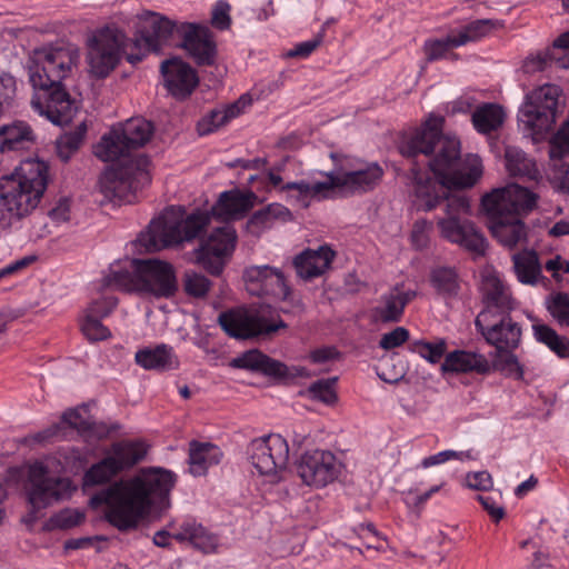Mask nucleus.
<instances>
[{
    "label": "nucleus",
    "mask_w": 569,
    "mask_h": 569,
    "mask_svg": "<svg viewBox=\"0 0 569 569\" xmlns=\"http://www.w3.org/2000/svg\"><path fill=\"white\" fill-rule=\"evenodd\" d=\"M443 116L439 111L429 113L420 129L402 136L399 149L403 156L428 154L439 143L436 157L429 162V170L412 169L410 193L418 210L430 211L449 189L473 187L483 174V163L478 154L469 153L460 158L461 146L456 136L441 137Z\"/></svg>",
    "instance_id": "1"
},
{
    "label": "nucleus",
    "mask_w": 569,
    "mask_h": 569,
    "mask_svg": "<svg viewBox=\"0 0 569 569\" xmlns=\"http://www.w3.org/2000/svg\"><path fill=\"white\" fill-rule=\"evenodd\" d=\"M176 475L160 467L143 468L117 481L90 499L92 507L106 506L108 521L119 530L136 528L153 506H166Z\"/></svg>",
    "instance_id": "2"
},
{
    "label": "nucleus",
    "mask_w": 569,
    "mask_h": 569,
    "mask_svg": "<svg viewBox=\"0 0 569 569\" xmlns=\"http://www.w3.org/2000/svg\"><path fill=\"white\" fill-rule=\"evenodd\" d=\"M79 60V51L72 46H46L32 51L28 74L33 88L31 108L53 124L69 123L79 109L62 86Z\"/></svg>",
    "instance_id": "3"
},
{
    "label": "nucleus",
    "mask_w": 569,
    "mask_h": 569,
    "mask_svg": "<svg viewBox=\"0 0 569 569\" xmlns=\"http://www.w3.org/2000/svg\"><path fill=\"white\" fill-rule=\"evenodd\" d=\"M382 174L376 162L345 157L331 171L289 182L283 189L292 207L306 209L313 202L336 196L367 192L379 183Z\"/></svg>",
    "instance_id": "4"
},
{
    "label": "nucleus",
    "mask_w": 569,
    "mask_h": 569,
    "mask_svg": "<svg viewBox=\"0 0 569 569\" xmlns=\"http://www.w3.org/2000/svg\"><path fill=\"white\" fill-rule=\"evenodd\" d=\"M538 196L518 183L495 188L481 198V210L489 219L492 236L507 248L526 241L527 227L522 218L531 212Z\"/></svg>",
    "instance_id": "5"
},
{
    "label": "nucleus",
    "mask_w": 569,
    "mask_h": 569,
    "mask_svg": "<svg viewBox=\"0 0 569 569\" xmlns=\"http://www.w3.org/2000/svg\"><path fill=\"white\" fill-rule=\"evenodd\" d=\"M49 181V164L38 158L22 160L0 180V230L29 214L40 203Z\"/></svg>",
    "instance_id": "6"
},
{
    "label": "nucleus",
    "mask_w": 569,
    "mask_h": 569,
    "mask_svg": "<svg viewBox=\"0 0 569 569\" xmlns=\"http://www.w3.org/2000/svg\"><path fill=\"white\" fill-rule=\"evenodd\" d=\"M107 287L169 299L178 291L174 267L161 259H123L110 264L104 276Z\"/></svg>",
    "instance_id": "7"
},
{
    "label": "nucleus",
    "mask_w": 569,
    "mask_h": 569,
    "mask_svg": "<svg viewBox=\"0 0 569 569\" xmlns=\"http://www.w3.org/2000/svg\"><path fill=\"white\" fill-rule=\"evenodd\" d=\"M210 222V216L204 211L184 214L181 208L167 209L159 218L151 221L148 230L138 239L148 251L181 244L197 238Z\"/></svg>",
    "instance_id": "8"
},
{
    "label": "nucleus",
    "mask_w": 569,
    "mask_h": 569,
    "mask_svg": "<svg viewBox=\"0 0 569 569\" xmlns=\"http://www.w3.org/2000/svg\"><path fill=\"white\" fill-rule=\"evenodd\" d=\"M87 64L89 73L98 79L107 78L118 66L122 56L130 63L141 61L126 34L114 28H102L87 40Z\"/></svg>",
    "instance_id": "9"
},
{
    "label": "nucleus",
    "mask_w": 569,
    "mask_h": 569,
    "mask_svg": "<svg viewBox=\"0 0 569 569\" xmlns=\"http://www.w3.org/2000/svg\"><path fill=\"white\" fill-rule=\"evenodd\" d=\"M64 470V463L58 456H49L29 466L28 500L36 512L49 505L71 497L76 490L68 478H56Z\"/></svg>",
    "instance_id": "10"
},
{
    "label": "nucleus",
    "mask_w": 569,
    "mask_h": 569,
    "mask_svg": "<svg viewBox=\"0 0 569 569\" xmlns=\"http://www.w3.org/2000/svg\"><path fill=\"white\" fill-rule=\"evenodd\" d=\"M560 87L546 83L526 93L518 110L520 128L535 140L542 139L557 121Z\"/></svg>",
    "instance_id": "11"
},
{
    "label": "nucleus",
    "mask_w": 569,
    "mask_h": 569,
    "mask_svg": "<svg viewBox=\"0 0 569 569\" xmlns=\"http://www.w3.org/2000/svg\"><path fill=\"white\" fill-rule=\"evenodd\" d=\"M445 216L437 220L440 236L475 254H483L487 242L470 221L471 206L469 198L452 196L447 198Z\"/></svg>",
    "instance_id": "12"
},
{
    "label": "nucleus",
    "mask_w": 569,
    "mask_h": 569,
    "mask_svg": "<svg viewBox=\"0 0 569 569\" xmlns=\"http://www.w3.org/2000/svg\"><path fill=\"white\" fill-rule=\"evenodd\" d=\"M218 320L229 336L240 339L270 336L287 328L286 322L269 306L237 308L222 312Z\"/></svg>",
    "instance_id": "13"
},
{
    "label": "nucleus",
    "mask_w": 569,
    "mask_h": 569,
    "mask_svg": "<svg viewBox=\"0 0 569 569\" xmlns=\"http://www.w3.org/2000/svg\"><path fill=\"white\" fill-rule=\"evenodd\" d=\"M149 181L148 159L139 156L106 170L100 177L99 189L109 201L130 203L136 199V192Z\"/></svg>",
    "instance_id": "14"
},
{
    "label": "nucleus",
    "mask_w": 569,
    "mask_h": 569,
    "mask_svg": "<svg viewBox=\"0 0 569 569\" xmlns=\"http://www.w3.org/2000/svg\"><path fill=\"white\" fill-rule=\"evenodd\" d=\"M248 459L256 472L268 483L283 479L289 462V445L279 433L253 439L248 447Z\"/></svg>",
    "instance_id": "15"
},
{
    "label": "nucleus",
    "mask_w": 569,
    "mask_h": 569,
    "mask_svg": "<svg viewBox=\"0 0 569 569\" xmlns=\"http://www.w3.org/2000/svg\"><path fill=\"white\" fill-rule=\"evenodd\" d=\"M238 241L234 228L230 224L213 229L194 251L196 262L208 272L218 276L232 257Z\"/></svg>",
    "instance_id": "16"
},
{
    "label": "nucleus",
    "mask_w": 569,
    "mask_h": 569,
    "mask_svg": "<svg viewBox=\"0 0 569 569\" xmlns=\"http://www.w3.org/2000/svg\"><path fill=\"white\" fill-rule=\"evenodd\" d=\"M246 290L258 297H269L277 301H288L291 289L283 271L270 264H252L242 273Z\"/></svg>",
    "instance_id": "17"
},
{
    "label": "nucleus",
    "mask_w": 569,
    "mask_h": 569,
    "mask_svg": "<svg viewBox=\"0 0 569 569\" xmlns=\"http://www.w3.org/2000/svg\"><path fill=\"white\" fill-rule=\"evenodd\" d=\"M342 463L329 450H311L305 452L297 465V471L303 483L315 488H323L338 479Z\"/></svg>",
    "instance_id": "18"
},
{
    "label": "nucleus",
    "mask_w": 569,
    "mask_h": 569,
    "mask_svg": "<svg viewBox=\"0 0 569 569\" xmlns=\"http://www.w3.org/2000/svg\"><path fill=\"white\" fill-rule=\"evenodd\" d=\"M138 36L129 40L136 53H142V58L150 51L159 49L160 43L167 40L173 32L176 23L161 13L142 11L138 14Z\"/></svg>",
    "instance_id": "19"
},
{
    "label": "nucleus",
    "mask_w": 569,
    "mask_h": 569,
    "mask_svg": "<svg viewBox=\"0 0 569 569\" xmlns=\"http://www.w3.org/2000/svg\"><path fill=\"white\" fill-rule=\"evenodd\" d=\"M495 317L490 310H482L476 318L478 331L496 351L516 349L520 342V328L509 317L503 316L498 321Z\"/></svg>",
    "instance_id": "20"
},
{
    "label": "nucleus",
    "mask_w": 569,
    "mask_h": 569,
    "mask_svg": "<svg viewBox=\"0 0 569 569\" xmlns=\"http://www.w3.org/2000/svg\"><path fill=\"white\" fill-rule=\"evenodd\" d=\"M68 429L76 430L83 437L97 436L99 438L106 435V428L97 425L90 415L88 407L81 406L67 410L58 425H54L37 436V440H48L52 438H67Z\"/></svg>",
    "instance_id": "21"
},
{
    "label": "nucleus",
    "mask_w": 569,
    "mask_h": 569,
    "mask_svg": "<svg viewBox=\"0 0 569 569\" xmlns=\"http://www.w3.org/2000/svg\"><path fill=\"white\" fill-rule=\"evenodd\" d=\"M170 539H174L180 543L190 545L203 553H213L218 551L220 546L219 538L209 532L202 525L196 521H184L180 528L169 533L167 531H158L153 537L154 545L167 547Z\"/></svg>",
    "instance_id": "22"
},
{
    "label": "nucleus",
    "mask_w": 569,
    "mask_h": 569,
    "mask_svg": "<svg viewBox=\"0 0 569 569\" xmlns=\"http://www.w3.org/2000/svg\"><path fill=\"white\" fill-rule=\"evenodd\" d=\"M161 73L168 91L178 99L191 94L198 84L196 71L183 60L173 58L162 62Z\"/></svg>",
    "instance_id": "23"
},
{
    "label": "nucleus",
    "mask_w": 569,
    "mask_h": 569,
    "mask_svg": "<svg viewBox=\"0 0 569 569\" xmlns=\"http://www.w3.org/2000/svg\"><path fill=\"white\" fill-rule=\"evenodd\" d=\"M257 196L250 191L231 189L219 194L218 200L211 208L216 218L230 221L243 218L254 206Z\"/></svg>",
    "instance_id": "24"
},
{
    "label": "nucleus",
    "mask_w": 569,
    "mask_h": 569,
    "mask_svg": "<svg viewBox=\"0 0 569 569\" xmlns=\"http://www.w3.org/2000/svg\"><path fill=\"white\" fill-rule=\"evenodd\" d=\"M480 289L486 303L483 310H490L496 315L505 313L512 308L510 290L495 269L487 267L482 270Z\"/></svg>",
    "instance_id": "25"
},
{
    "label": "nucleus",
    "mask_w": 569,
    "mask_h": 569,
    "mask_svg": "<svg viewBox=\"0 0 569 569\" xmlns=\"http://www.w3.org/2000/svg\"><path fill=\"white\" fill-rule=\"evenodd\" d=\"M236 368L248 369L261 372L273 378H291L301 375V371L295 368L292 371L282 362L274 360L259 350H249L232 360Z\"/></svg>",
    "instance_id": "26"
},
{
    "label": "nucleus",
    "mask_w": 569,
    "mask_h": 569,
    "mask_svg": "<svg viewBox=\"0 0 569 569\" xmlns=\"http://www.w3.org/2000/svg\"><path fill=\"white\" fill-rule=\"evenodd\" d=\"M443 375L447 373H477L487 375L491 371L489 359L477 351L458 349L448 352L440 366Z\"/></svg>",
    "instance_id": "27"
},
{
    "label": "nucleus",
    "mask_w": 569,
    "mask_h": 569,
    "mask_svg": "<svg viewBox=\"0 0 569 569\" xmlns=\"http://www.w3.org/2000/svg\"><path fill=\"white\" fill-rule=\"evenodd\" d=\"M136 363L144 370L173 371L180 367V359L173 347L157 343L140 348L134 353Z\"/></svg>",
    "instance_id": "28"
},
{
    "label": "nucleus",
    "mask_w": 569,
    "mask_h": 569,
    "mask_svg": "<svg viewBox=\"0 0 569 569\" xmlns=\"http://www.w3.org/2000/svg\"><path fill=\"white\" fill-rule=\"evenodd\" d=\"M416 296V292L403 287L396 286L382 295L377 305L371 309V318L376 322H398L403 313L406 305Z\"/></svg>",
    "instance_id": "29"
},
{
    "label": "nucleus",
    "mask_w": 569,
    "mask_h": 569,
    "mask_svg": "<svg viewBox=\"0 0 569 569\" xmlns=\"http://www.w3.org/2000/svg\"><path fill=\"white\" fill-rule=\"evenodd\" d=\"M183 48L199 64H211L216 56V43L207 28L187 24Z\"/></svg>",
    "instance_id": "30"
},
{
    "label": "nucleus",
    "mask_w": 569,
    "mask_h": 569,
    "mask_svg": "<svg viewBox=\"0 0 569 569\" xmlns=\"http://www.w3.org/2000/svg\"><path fill=\"white\" fill-rule=\"evenodd\" d=\"M335 258V252L328 246H321L318 249H307L298 254L293 260L297 274L310 280L323 274L330 267Z\"/></svg>",
    "instance_id": "31"
},
{
    "label": "nucleus",
    "mask_w": 569,
    "mask_h": 569,
    "mask_svg": "<svg viewBox=\"0 0 569 569\" xmlns=\"http://www.w3.org/2000/svg\"><path fill=\"white\" fill-rule=\"evenodd\" d=\"M103 310H97L100 302H92L84 311L81 330L91 341L103 340L110 337V331L101 323V319L107 317L117 306L116 298H104L102 301Z\"/></svg>",
    "instance_id": "32"
},
{
    "label": "nucleus",
    "mask_w": 569,
    "mask_h": 569,
    "mask_svg": "<svg viewBox=\"0 0 569 569\" xmlns=\"http://www.w3.org/2000/svg\"><path fill=\"white\" fill-rule=\"evenodd\" d=\"M222 458L220 448L211 442L189 443V471L194 477L204 476L209 468L217 466Z\"/></svg>",
    "instance_id": "33"
},
{
    "label": "nucleus",
    "mask_w": 569,
    "mask_h": 569,
    "mask_svg": "<svg viewBox=\"0 0 569 569\" xmlns=\"http://www.w3.org/2000/svg\"><path fill=\"white\" fill-rule=\"evenodd\" d=\"M106 453L116 462L120 471H123L146 457L147 445L139 440H121L112 443Z\"/></svg>",
    "instance_id": "34"
},
{
    "label": "nucleus",
    "mask_w": 569,
    "mask_h": 569,
    "mask_svg": "<svg viewBox=\"0 0 569 569\" xmlns=\"http://www.w3.org/2000/svg\"><path fill=\"white\" fill-rule=\"evenodd\" d=\"M94 154L102 161H120V164L128 162L130 159L138 158L131 157L130 150L127 148L116 127L101 138L100 142L94 148Z\"/></svg>",
    "instance_id": "35"
},
{
    "label": "nucleus",
    "mask_w": 569,
    "mask_h": 569,
    "mask_svg": "<svg viewBox=\"0 0 569 569\" xmlns=\"http://www.w3.org/2000/svg\"><path fill=\"white\" fill-rule=\"evenodd\" d=\"M505 167L512 177H519L531 181L541 179L540 172L533 159L529 158L521 149L509 146L505 151Z\"/></svg>",
    "instance_id": "36"
},
{
    "label": "nucleus",
    "mask_w": 569,
    "mask_h": 569,
    "mask_svg": "<svg viewBox=\"0 0 569 569\" xmlns=\"http://www.w3.org/2000/svg\"><path fill=\"white\" fill-rule=\"evenodd\" d=\"M32 140V130L24 121H13L0 127V152L2 153L24 149Z\"/></svg>",
    "instance_id": "37"
},
{
    "label": "nucleus",
    "mask_w": 569,
    "mask_h": 569,
    "mask_svg": "<svg viewBox=\"0 0 569 569\" xmlns=\"http://www.w3.org/2000/svg\"><path fill=\"white\" fill-rule=\"evenodd\" d=\"M116 128L130 152L143 147L153 132L151 122L143 118H131Z\"/></svg>",
    "instance_id": "38"
},
{
    "label": "nucleus",
    "mask_w": 569,
    "mask_h": 569,
    "mask_svg": "<svg viewBox=\"0 0 569 569\" xmlns=\"http://www.w3.org/2000/svg\"><path fill=\"white\" fill-rule=\"evenodd\" d=\"M513 269L519 282L536 284L541 277V264L536 251L523 250L512 256Z\"/></svg>",
    "instance_id": "39"
},
{
    "label": "nucleus",
    "mask_w": 569,
    "mask_h": 569,
    "mask_svg": "<svg viewBox=\"0 0 569 569\" xmlns=\"http://www.w3.org/2000/svg\"><path fill=\"white\" fill-rule=\"evenodd\" d=\"M249 103L247 97L242 96L237 102L223 109H217L210 112L198 123V130L201 134H207L221 126L226 124L229 120L238 117L244 107Z\"/></svg>",
    "instance_id": "40"
},
{
    "label": "nucleus",
    "mask_w": 569,
    "mask_h": 569,
    "mask_svg": "<svg viewBox=\"0 0 569 569\" xmlns=\"http://www.w3.org/2000/svg\"><path fill=\"white\" fill-rule=\"evenodd\" d=\"M503 109L495 103H485L472 113V123L479 133H489L500 128L505 121Z\"/></svg>",
    "instance_id": "41"
},
{
    "label": "nucleus",
    "mask_w": 569,
    "mask_h": 569,
    "mask_svg": "<svg viewBox=\"0 0 569 569\" xmlns=\"http://www.w3.org/2000/svg\"><path fill=\"white\" fill-rule=\"evenodd\" d=\"M432 288L442 297L449 298L458 295L459 279L456 270L450 267H437L430 273Z\"/></svg>",
    "instance_id": "42"
},
{
    "label": "nucleus",
    "mask_w": 569,
    "mask_h": 569,
    "mask_svg": "<svg viewBox=\"0 0 569 569\" xmlns=\"http://www.w3.org/2000/svg\"><path fill=\"white\" fill-rule=\"evenodd\" d=\"M120 469L113 460L104 453V457L99 462L92 465L83 476V486H96L108 482L114 476L120 473Z\"/></svg>",
    "instance_id": "43"
},
{
    "label": "nucleus",
    "mask_w": 569,
    "mask_h": 569,
    "mask_svg": "<svg viewBox=\"0 0 569 569\" xmlns=\"http://www.w3.org/2000/svg\"><path fill=\"white\" fill-rule=\"evenodd\" d=\"M497 27V21L490 19L476 20L469 24L453 30L456 32V46H465L488 36Z\"/></svg>",
    "instance_id": "44"
},
{
    "label": "nucleus",
    "mask_w": 569,
    "mask_h": 569,
    "mask_svg": "<svg viewBox=\"0 0 569 569\" xmlns=\"http://www.w3.org/2000/svg\"><path fill=\"white\" fill-rule=\"evenodd\" d=\"M409 350L419 355L429 363L436 365L446 357L447 342L445 339L439 338L433 341L416 340L410 343Z\"/></svg>",
    "instance_id": "45"
},
{
    "label": "nucleus",
    "mask_w": 569,
    "mask_h": 569,
    "mask_svg": "<svg viewBox=\"0 0 569 569\" xmlns=\"http://www.w3.org/2000/svg\"><path fill=\"white\" fill-rule=\"evenodd\" d=\"M491 369L498 370L507 377L521 380L523 378V367L511 350L496 351L492 355Z\"/></svg>",
    "instance_id": "46"
},
{
    "label": "nucleus",
    "mask_w": 569,
    "mask_h": 569,
    "mask_svg": "<svg viewBox=\"0 0 569 569\" xmlns=\"http://www.w3.org/2000/svg\"><path fill=\"white\" fill-rule=\"evenodd\" d=\"M532 331L537 341L547 345L558 356L565 357L568 355V341L558 336L550 327L543 323H535L532 325Z\"/></svg>",
    "instance_id": "47"
},
{
    "label": "nucleus",
    "mask_w": 569,
    "mask_h": 569,
    "mask_svg": "<svg viewBox=\"0 0 569 569\" xmlns=\"http://www.w3.org/2000/svg\"><path fill=\"white\" fill-rule=\"evenodd\" d=\"M87 133V126L81 122L73 132L64 133L57 141L59 157L67 161L71 154L82 144Z\"/></svg>",
    "instance_id": "48"
},
{
    "label": "nucleus",
    "mask_w": 569,
    "mask_h": 569,
    "mask_svg": "<svg viewBox=\"0 0 569 569\" xmlns=\"http://www.w3.org/2000/svg\"><path fill=\"white\" fill-rule=\"evenodd\" d=\"M183 288L188 296L202 298L211 288V281L202 273L188 270L183 274Z\"/></svg>",
    "instance_id": "49"
},
{
    "label": "nucleus",
    "mask_w": 569,
    "mask_h": 569,
    "mask_svg": "<svg viewBox=\"0 0 569 569\" xmlns=\"http://www.w3.org/2000/svg\"><path fill=\"white\" fill-rule=\"evenodd\" d=\"M546 307L559 325L569 326V297L566 293H553L546 300Z\"/></svg>",
    "instance_id": "50"
},
{
    "label": "nucleus",
    "mask_w": 569,
    "mask_h": 569,
    "mask_svg": "<svg viewBox=\"0 0 569 569\" xmlns=\"http://www.w3.org/2000/svg\"><path fill=\"white\" fill-rule=\"evenodd\" d=\"M455 42H457V37H456V32H453V30L446 38L430 39V40L426 41L425 51H426L428 59L429 60L440 59V58L445 57V54L450 49L459 48L460 46L453 44Z\"/></svg>",
    "instance_id": "51"
},
{
    "label": "nucleus",
    "mask_w": 569,
    "mask_h": 569,
    "mask_svg": "<svg viewBox=\"0 0 569 569\" xmlns=\"http://www.w3.org/2000/svg\"><path fill=\"white\" fill-rule=\"evenodd\" d=\"M73 209V201L69 197H60L53 202L52 208L49 210V218L57 226L67 223L71 220Z\"/></svg>",
    "instance_id": "52"
},
{
    "label": "nucleus",
    "mask_w": 569,
    "mask_h": 569,
    "mask_svg": "<svg viewBox=\"0 0 569 569\" xmlns=\"http://www.w3.org/2000/svg\"><path fill=\"white\" fill-rule=\"evenodd\" d=\"M335 383L336 379L319 380L309 387V393L313 399L332 405L337 400Z\"/></svg>",
    "instance_id": "53"
},
{
    "label": "nucleus",
    "mask_w": 569,
    "mask_h": 569,
    "mask_svg": "<svg viewBox=\"0 0 569 569\" xmlns=\"http://www.w3.org/2000/svg\"><path fill=\"white\" fill-rule=\"evenodd\" d=\"M84 519V513L78 509H64L54 515L50 522L54 528L68 529L80 525Z\"/></svg>",
    "instance_id": "54"
},
{
    "label": "nucleus",
    "mask_w": 569,
    "mask_h": 569,
    "mask_svg": "<svg viewBox=\"0 0 569 569\" xmlns=\"http://www.w3.org/2000/svg\"><path fill=\"white\" fill-rule=\"evenodd\" d=\"M323 31L317 33L312 39L295 44L292 49L287 51L286 57L289 58H308L323 41Z\"/></svg>",
    "instance_id": "55"
},
{
    "label": "nucleus",
    "mask_w": 569,
    "mask_h": 569,
    "mask_svg": "<svg viewBox=\"0 0 569 569\" xmlns=\"http://www.w3.org/2000/svg\"><path fill=\"white\" fill-rule=\"evenodd\" d=\"M432 230V223L428 220H418L415 222L411 231V243L416 249H423L429 243V234Z\"/></svg>",
    "instance_id": "56"
},
{
    "label": "nucleus",
    "mask_w": 569,
    "mask_h": 569,
    "mask_svg": "<svg viewBox=\"0 0 569 569\" xmlns=\"http://www.w3.org/2000/svg\"><path fill=\"white\" fill-rule=\"evenodd\" d=\"M478 500L483 507V509L489 513V516L495 521H499L505 517V509L501 503V495H479Z\"/></svg>",
    "instance_id": "57"
},
{
    "label": "nucleus",
    "mask_w": 569,
    "mask_h": 569,
    "mask_svg": "<svg viewBox=\"0 0 569 569\" xmlns=\"http://www.w3.org/2000/svg\"><path fill=\"white\" fill-rule=\"evenodd\" d=\"M549 63L561 69H569V43L558 44V38L551 48L547 49Z\"/></svg>",
    "instance_id": "58"
},
{
    "label": "nucleus",
    "mask_w": 569,
    "mask_h": 569,
    "mask_svg": "<svg viewBox=\"0 0 569 569\" xmlns=\"http://www.w3.org/2000/svg\"><path fill=\"white\" fill-rule=\"evenodd\" d=\"M409 339V331L405 327H397L393 330L382 335L379 347L385 350H391L400 347Z\"/></svg>",
    "instance_id": "59"
},
{
    "label": "nucleus",
    "mask_w": 569,
    "mask_h": 569,
    "mask_svg": "<svg viewBox=\"0 0 569 569\" xmlns=\"http://www.w3.org/2000/svg\"><path fill=\"white\" fill-rule=\"evenodd\" d=\"M465 485L472 490H489L493 486L491 475L488 471H475L466 475Z\"/></svg>",
    "instance_id": "60"
},
{
    "label": "nucleus",
    "mask_w": 569,
    "mask_h": 569,
    "mask_svg": "<svg viewBox=\"0 0 569 569\" xmlns=\"http://www.w3.org/2000/svg\"><path fill=\"white\" fill-rule=\"evenodd\" d=\"M548 67H551V63H549L548 52L545 50L542 52L529 56L523 61L522 70L525 73H535L542 71Z\"/></svg>",
    "instance_id": "61"
},
{
    "label": "nucleus",
    "mask_w": 569,
    "mask_h": 569,
    "mask_svg": "<svg viewBox=\"0 0 569 569\" xmlns=\"http://www.w3.org/2000/svg\"><path fill=\"white\" fill-rule=\"evenodd\" d=\"M230 6L226 1H218L212 10V24L221 30L228 29L230 26Z\"/></svg>",
    "instance_id": "62"
},
{
    "label": "nucleus",
    "mask_w": 569,
    "mask_h": 569,
    "mask_svg": "<svg viewBox=\"0 0 569 569\" xmlns=\"http://www.w3.org/2000/svg\"><path fill=\"white\" fill-rule=\"evenodd\" d=\"M272 221L264 209L254 212L247 222V229L253 234H259L271 226Z\"/></svg>",
    "instance_id": "63"
},
{
    "label": "nucleus",
    "mask_w": 569,
    "mask_h": 569,
    "mask_svg": "<svg viewBox=\"0 0 569 569\" xmlns=\"http://www.w3.org/2000/svg\"><path fill=\"white\" fill-rule=\"evenodd\" d=\"M548 180L556 189L569 192V167L565 172L553 170L548 173Z\"/></svg>",
    "instance_id": "64"
}]
</instances>
